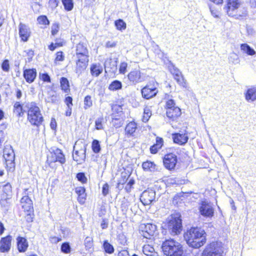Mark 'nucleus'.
<instances>
[{
  "mask_svg": "<svg viewBox=\"0 0 256 256\" xmlns=\"http://www.w3.org/2000/svg\"><path fill=\"white\" fill-rule=\"evenodd\" d=\"M184 238L189 246L198 248L206 242V232L198 228H192L184 234Z\"/></svg>",
  "mask_w": 256,
  "mask_h": 256,
  "instance_id": "f257e3e1",
  "label": "nucleus"
},
{
  "mask_svg": "<svg viewBox=\"0 0 256 256\" xmlns=\"http://www.w3.org/2000/svg\"><path fill=\"white\" fill-rule=\"evenodd\" d=\"M26 108L28 120L31 124L39 126L43 122V117L40 108L34 102L27 103L24 106Z\"/></svg>",
  "mask_w": 256,
  "mask_h": 256,
  "instance_id": "f03ea898",
  "label": "nucleus"
},
{
  "mask_svg": "<svg viewBox=\"0 0 256 256\" xmlns=\"http://www.w3.org/2000/svg\"><path fill=\"white\" fill-rule=\"evenodd\" d=\"M162 248L164 254L166 256H185L182 244L173 239L164 242Z\"/></svg>",
  "mask_w": 256,
  "mask_h": 256,
  "instance_id": "7ed1b4c3",
  "label": "nucleus"
},
{
  "mask_svg": "<svg viewBox=\"0 0 256 256\" xmlns=\"http://www.w3.org/2000/svg\"><path fill=\"white\" fill-rule=\"evenodd\" d=\"M241 5L240 0H228L226 10L228 16L236 19H242L246 17L247 11Z\"/></svg>",
  "mask_w": 256,
  "mask_h": 256,
  "instance_id": "20e7f679",
  "label": "nucleus"
},
{
  "mask_svg": "<svg viewBox=\"0 0 256 256\" xmlns=\"http://www.w3.org/2000/svg\"><path fill=\"white\" fill-rule=\"evenodd\" d=\"M223 244L220 242H213L204 248L202 256H225Z\"/></svg>",
  "mask_w": 256,
  "mask_h": 256,
  "instance_id": "39448f33",
  "label": "nucleus"
},
{
  "mask_svg": "<svg viewBox=\"0 0 256 256\" xmlns=\"http://www.w3.org/2000/svg\"><path fill=\"white\" fill-rule=\"evenodd\" d=\"M182 227V220L180 216L177 214L172 215L167 224L168 232L172 236L177 235L180 233Z\"/></svg>",
  "mask_w": 256,
  "mask_h": 256,
  "instance_id": "423d86ee",
  "label": "nucleus"
},
{
  "mask_svg": "<svg viewBox=\"0 0 256 256\" xmlns=\"http://www.w3.org/2000/svg\"><path fill=\"white\" fill-rule=\"evenodd\" d=\"M86 145L82 142H76L74 146L72 158L74 160L80 164L86 158Z\"/></svg>",
  "mask_w": 256,
  "mask_h": 256,
  "instance_id": "0eeeda50",
  "label": "nucleus"
},
{
  "mask_svg": "<svg viewBox=\"0 0 256 256\" xmlns=\"http://www.w3.org/2000/svg\"><path fill=\"white\" fill-rule=\"evenodd\" d=\"M76 62L75 72L78 76L81 74L86 68L89 62V55L74 56Z\"/></svg>",
  "mask_w": 256,
  "mask_h": 256,
  "instance_id": "6e6552de",
  "label": "nucleus"
},
{
  "mask_svg": "<svg viewBox=\"0 0 256 256\" xmlns=\"http://www.w3.org/2000/svg\"><path fill=\"white\" fill-rule=\"evenodd\" d=\"M201 215L206 218H212L214 214V209L212 204L208 202H202L199 207Z\"/></svg>",
  "mask_w": 256,
  "mask_h": 256,
  "instance_id": "1a4fd4ad",
  "label": "nucleus"
},
{
  "mask_svg": "<svg viewBox=\"0 0 256 256\" xmlns=\"http://www.w3.org/2000/svg\"><path fill=\"white\" fill-rule=\"evenodd\" d=\"M128 78L131 84H136L144 82L145 80L144 76L138 70L131 71L128 74Z\"/></svg>",
  "mask_w": 256,
  "mask_h": 256,
  "instance_id": "9d476101",
  "label": "nucleus"
},
{
  "mask_svg": "<svg viewBox=\"0 0 256 256\" xmlns=\"http://www.w3.org/2000/svg\"><path fill=\"white\" fill-rule=\"evenodd\" d=\"M177 162L176 156L172 153H170L165 155L163 158L164 165L168 170L174 169Z\"/></svg>",
  "mask_w": 256,
  "mask_h": 256,
  "instance_id": "9b49d317",
  "label": "nucleus"
},
{
  "mask_svg": "<svg viewBox=\"0 0 256 256\" xmlns=\"http://www.w3.org/2000/svg\"><path fill=\"white\" fill-rule=\"evenodd\" d=\"M142 234L144 238L150 239L156 230V226L152 224H142L141 225Z\"/></svg>",
  "mask_w": 256,
  "mask_h": 256,
  "instance_id": "f8f14e48",
  "label": "nucleus"
},
{
  "mask_svg": "<svg viewBox=\"0 0 256 256\" xmlns=\"http://www.w3.org/2000/svg\"><path fill=\"white\" fill-rule=\"evenodd\" d=\"M156 193L152 190L144 191L141 194L140 200L141 202L144 206L150 204L155 199Z\"/></svg>",
  "mask_w": 256,
  "mask_h": 256,
  "instance_id": "ddd939ff",
  "label": "nucleus"
},
{
  "mask_svg": "<svg viewBox=\"0 0 256 256\" xmlns=\"http://www.w3.org/2000/svg\"><path fill=\"white\" fill-rule=\"evenodd\" d=\"M158 92V90L156 88L152 86L150 84L146 86L141 90L142 97L148 100L156 96Z\"/></svg>",
  "mask_w": 256,
  "mask_h": 256,
  "instance_id": "4468645a",
  "label": "nucleus"
},
{
  "mask_svg": "<svg viewBox=\"0 0 256 256\" xmlns=\"http://www.w3.org/2000/svg\"><path fill=\"white\" fill-rule=\"evenodd\" d=\"M172 138L174 143L180 145L186 144L188 140V134L185 132H180L173 134Z\"/></svg>",
  "mask_w": 256,
  "mask_h": 256,
  "instance_id": "2eb2a0df",
  "label": "nucleus"
},
{
  "mask_svg": "<svg viewBox=\"0 0 256 256\" xmlns=\"http://www.w3.org/2000/svg\"><path fill=\"white\" fill-rule=\"evenodd\" d=\"M19 35L22 40L27 42L30 36V30L29 27L25 24L20 23L18 26Z\"/></svg>",
  "mask_w": 256,
  "mask_h": 256,
  "instance_id": "dca6fc26",
  "label": "nucleus"
},
{
  "mask_svg": "<svg viewBox=\"0 0 256 256\" xmlns=\"http://www.w3.org/2000/svg\"><path fill=\"white\" fill-rule=\"evenodd\" d=\"M20 206L26 212H33V204L32 200L28 196H24L21 198Z\"/></svg>",
  "mask_w": 256,
  "mask_h": 256,
  "instance_id": "f3484780",
  "label": "nucleus"
},
{
  "mask_svg": "<svg viewBox=\"0 0 256 256\" xmlns=\"http://www.w3.org/2000/svg\"><path fill=\"white\" fill-rule=\"evenodd\" d=\"M142 168L144 171L152 172L161 170V168L160 166L150 160L144 162L142 164Z\"/></svg>",
  "mask_w": 256,
  "mask_h": 256,
  "instance_id": "a211bd4d",
  "label": "nucleus"
},
{
  "mask_svg": "<svg viewBox=\"0 0 256 256\" xmlns=\"http://www.w3.org/2000/svg\"><path fill=\"white\" fill-rule=\"evenodd\" d=\"M12 236H8L2 238L0 240V251L2 252H8L10 250L11 246Z\"/></svg>",
  "mask_w": 256,
  "mask_h": 256,
  "instance_id": "6ab92c4d",
  "label": "nucleus"
},
{
  "mask_svg": "<svg viewBox=\"0 0 256 256\" xmlns=\"http://www.w3.org/2000/svg\"><path fill=\"white\" fill-rule=\"evenodd\" d=\"M52 162H58L62 164H64L66 162V158L62 150L59 148H56L54 150V154H52Z\"/></svg>",
  "mask_w": 256,
  "mask_h": 256,
  "instance_id": "aec40b11",
  "label": "nucleus"
},
{
  "mask_svg": "<svg viewBox=\"0 0 256 256\" xmlns=\"http://www.w3.org/2000/svg\"><path fill=\"white\" fill-rule=\"evenodd\" d=\"M24 77L26 82L28 83L32 82L36 76V69H26L24 71Z\"/></svg>",
  "mask_w": 256,
  "mask_h": 256,
  "instance_id": "412c9836",
  "label": "nucleus"
},
{
  "mask_svg": "<svg viewBox=\"0 0 256 256\" xmlns=\"http://www.w3.org/2000/svg\"><path fill=\"white\" fill-rule=\"evenodd\" d=\"M18 250L20 252H25L28 246V242L26 238L22 236H18L16 238Z\"/></svg>",
  "mask_w": 256,
  "mask_h": 256,
  "instance_id": "4be33fe9",
  "label": "nucleus"
},
{
  "mask_svg": "<svg viewBox=\"0 0 256 256\" xmlns=\"http://www.w3.org/2000/svg\"><path fill=\"white\" fill-rule=\"evenodd\" d=\"M181 114V110L178 107L166 110L167 116L173 120L179 117Z\"/></svg>",
  "mask_w": 256,
  "mask_h": 256,
  "instance_id": "5701e85b",
  "label": "nucleus"
},
{
  "mask_svg": "<svg viewBox=\"0 0 256 256\" xmlns=\"http://www.w3.org/2000/svg\"><path fill=\"white\" fill-rule=\"evenodd\" d=\"M246 99L248 102L256 100V86H252L247 90L245 94Z\"/></svg>",
  "mask_w": 256,
  "mask_h": 256,
  "instance_id": "b1692460",
  "label": "nucleus"
},
{
  "mask_svg": "<svg viewBox=\"0 0 256 256\" xmlns=\"http://www.w3.org/2000/svg\"><path fill=\"white\" fill-rule=\"evenodd\" d=\"M4 158L6 161L14 160V154L11 146L5 148L4 150Z\"/></svg>",
  "mask_w": 256,
  "mask_h": 256,
  "instance_id": "393cba45",
  "label": "nucleus"
},
{
  "mask_svg": "<svg viewBox=\"0 0 256 256\" xmlns=\"http://www.w3.org/2000/svg\"><path fill=\"white\" fill-rule=\"evenodd\" d=\"M89 55L88 50L84 44L80 42L76 46V52L74 56Z\"/></svg>",
  "mask_w": 256,
  "mask_h": 256,
  "instance_id": "a878e982",
  "label": "nucleus"
},
{
  "mask_svg": "<svg viewBox=\"0 0 256 256\" xmlns=\"http://www.w3.org/2000/svg\"><path fill=\"white\" fill-rule=\"evenodd\" d=\"M90 73L92 76H98L102 72V66L100 64H92L90 66Z\"/></svg>",
  "mask_w": 256,
  "mask_h": 256,
  "instance_id": "bb28decb",
  "label": "nucleus"
},
{
  "mask_svg": "<svg viewBox=\"0 0 256 256\" xmlns=\"http://www.w3.org/2000/svg\"><path fill=\"white\" fill-rule=\"evenodd\" d=\"M26 110L22 108V106L20 102H16L14 106V112L16 115L17 116L20 117L24 115V112Z\"/></svg>",
  "mask_w": 256,
  "mask_h": 256,
  "instance_id": "cd10ccee",
  "label": "nucleus"
},
{
  "mask_svg": "<svg viewBox=\"0 0 256 256\" xmlns=\"http://www.w3.org/2000/svg\"><path fill=\"white\" fill-rule=\"evenodd\" d=\"M240 50L249 56H254L256 54V51L247 44H240Z\"/></svg>",
  "mask_w": 256,
  "mask_h": 256,
  "instance_id": "c85d7f7f",
  "label": "nucleus"
},
{
  "mask_svg": "<svg viewBox=\"0 0 256 256\" xmlns=\"http://www.w3.org/2000/svg\"><path fill=\"white\" fill-rule=\"evenodd\" d=\"M137 128L136 124L134 122L128 123L125 128V131L128 135L132 136Z\"/></svg>",
  "mask_w": 256,
  "mask_h": 256,
  "instance_id": "c756f323",
  "label": "nucleus"
},
{
  "mask_svg": "<svg viewBox=\"0 0 256 256\" xmlns=\"http://www.w3.org/2000/svg\"><path fill=\"white\" fill-rule=\"evenodd\" d=\"M144 254L146 256H156V252H155L154 249L150 245H144L142 248Z\"/></svg>",
  "mask_w": 256,
  "mask_h": 256,
  "instance_id": "7c9ffc66",
  "label": "nucleus"
},
{
  "mask_svg": "<svg viewBox=\"0 0 256 256\" xmlns=\"http://www.w3.org/2000/svg\"><path fill=\"white\" fill-rule=\"evenodd\" d=\"M59 100V96H58L55 92H49L48 96L46 99V102L52 104L58 103Z\"/></svg>",
  "mask_w": 256,
  "mask_h": 256,
  "instance_id": "2f4dec72",
  "label": "nucleus"
},
{
  "mask_svg": "<svg viewBox=\"0 0 256 256\" xmlns=\"http://www.w3.org/2000/svg\"><path fill=\"white\" fill-rule=\"evenodd\" d=\"M122 88V82L118 80H114L109 85L108 89L110 90L115 91L120 90Z\"/></svg>",
  "mask_w": 256,
  "mask_h": 256,
  "instance_id": "473e14b6",
  "label": "nucleus"
},
{
  "mask_svg": "<svg viewBox=\"0 0 256 256\" xmlns=\"http://www.w3.org/2000/svg\"><path fill=\"white\" fill-rule=\"evenodd\" d=\"M117 58L112 59L110 58L107 59L104 62L105 68H110L112 69L116 66Z\"/></svg>",
  "mask_w": 256,
  "mask_h": 256,
  "instance_id": "72a5a7b5",
  "label": "nucleus"
},
{
  "mask_svg": "<svg viewBox=\"0 0 256 256\" xmlns=\"http://www.w3.org/2000/svg\"><path fill=\"white\" fill-rule=\"evenodd\" d=\"M60 86L62 89L66 92H68L70 90L69 82L68 79L66 78L62 77L60 79Z\"/></svg>",
  "mask_w": 256,
  "mask_h": 256,
  "instance_id": "f704fd0d",
  "label": "nucleus"
},
{
  "mask_svg": "<svg viewBox=\"0 0 256 256\" xmlns=\"http://www.w3.org/2000/svg\"><path fill=\"white\" fill-rule=\"evenodd\" d=\"M114 24L116 29L121 31L124 30L126 28V23L122 19L116 20Z\"/></svg>",
  "mask_w": 256,
  "mask_h": 256,
  "instance_id": "c9c22d12",
  "label": "nucleus"
},
{
  "mask_svg": "<svg viewBox=\"0 0 256 256\" xmlns=\"http://www.w3.org/2000/svg\"><path fill=\"white\" fill-rule=\"evenodd\" d=\"M103 248L106 253L110 254L114 252V248L113 246L110 244L108 240H105L104 242Z\"/></svg>",
  "mask_w": 256,
  "mask_h": 256,
  "instance_id": "e433bc0d",
  "label": "nucleus"
},
{
  "mask_svg": "<svg viewBox=\"0 0 256 256\" xmlns=\"http://www.w3.org/2000/svg\"><path fill=\"white\" fill-rule=\"evenodd\" d=\"M62 2L66 10L70 11L73 8L74 4L72 0H62Z\"/></svg>",
  "mask_w": 256,
  "mask_h": 256,
  "instance_id": "4c0bfd02",
  "label": "nucleus"
},
{
  "mask_svg": "<svg viewBox=\"0 0 256 256\" xmlns=\"http://www.w3.org/2000/svg\"><path fill=\"white\" fill-rule=\"evenodd\" d=\"M92 150L95 153H98L100 152L101 148L98 140H94L92 142Z\"/></svg>",
  "mask_w": 256,
  "mask_h": 256,
  "instance_id": "58836bf2",
  "label": "nucleus"
},
{
  "mask_svg": "<svg viewBox=\"0 0 256 256\" xmlns=\"http://www.w3.org/2000/svg\"><path fill=\"white\" fill-rule=\"evenodd\" d=\"M228 61L233 64H238L240 63V60L238 56L235 54H232L228 58Z\"/></svg>",
  "mask_w": 256,
  "mask_h": 256,
  "instance_id": "ea45409f",
  "label": "nucleus"
},
{
  "mask_svg": "<svg viewBox=\"0 0 256 256\" xmlns=\"http://www.w3.org/2000/svg\"><path fill=\"white\" fill-rule=\"evenodd\" d=\"M92 105V102L91 96H87L84 98V108L86 110L87 108L91 107Z\"/></svg>",
  "mask_w": 256,
  "mask_h": 256,
  "instance_id": "a19ab883",
  "label": "nucleus"
},
{
  "mask_svg": "<svg viewBox=\"0 0 256 256\" xmlns=\"http://www.w3.org/2000/svg\"><path fill=\"white\" fill-rule=\"evenodd\" d=\"M2 191L7 196H10L12 192V188L10 184L7 183L4 184L3 186Z\"/></svg>",
  "mask_w": 256,
  "mask_h": 256,
  "instance_id": "79ce46f5",
  "label": "nucleus"
},
{
  "mask_svg": "<svg viewBox=\"0 0 256 256\" xmlns=\"http://www.w3.org/2000/svg\"><path fill=\"white\" fill-rule=\"evenodd\" d=\"M152 115L150 110L148 108H146L144 110V114L142 118V121L144 122H147Z\"/></svg>",
  "mask_w": 256,
  "mask_h": 256,
  "instance_id": "37998d69",
  "label": "nucleus"
},
{
  "mask_svg": "<svg viewBox=\"0 0 256 256\" xmlns=\"http://www.w3.org/2000/svg\"><path fill=\"white\" fill-rule=\"evenodd\" d=\"M61 250L66 254L69 253L70 251V247L68 242H64L61 246Z\"/></svg>",
  "mask_w": 256,
  "mask_h": 256,
  "instance_id": "c03bdc74",
  "label": "nucleus"
},
{
  "mask_svg": "<svg viewBox=\"0 0 256 256\" xmlns=\"http://www.w3.org/2000/svg\"><path fill=\"white\" fill-rule=\"evenodd\" d=\"M38 22L42 24H48L49 21L47 18V17L45 16H40L38 18Z\"/></svg>",
  "mask_w": 256,
  "mask_h": 256,
  "instance_id": "a18cd8bd",
  "label": "nucleus"
},
{
  "mask_svg": "<svg viewBox=\"0 0 256 256\" xmlns=\"http://www.w3.org/2000/svg\"><path fill=\"white\" fill-rule=\"evenodd\" d=\"M176 104L174 100L170 99L168 100L166 102V110H168L169 109H172L174 108H176Z\"/></svg>",
  "mask_w": 256,
  "mask_h": 256,
  "instance_id": "49530a36",
  "label": "nucleus"
},
{
  "mask_svg": "<svg viewBox=\"0 0 256 256\" xmlns=\"http://www.w3.org/2000/svg\"><path fill=\"white\" fill-rule=\"evenodd\" d=\"M168 68L170 72L174 76H176V75L178 74L180 72V70L173 64H171L170 66H168Z\"/></svg>",
  "mask_w": 256,
  "mask_h": 256,
  "instance_id": "de8ad7c7",
  "label": "nucleus"
},
{
  "mask_svg": "<svg viewBox=\"0 0 256 256\" xmlns=\"http://www.w3.org/2000/svg\"><path fill=\"white\" fill-rule=\"evenodd\" d=\"M84 244L86 249L90 248L92 246V238L90 237H86L84 240Z\"/></svg>",
  "mask_w": 256,
  "mask_h": 256,
  "instance_id": "09e8293b",
  "label": "nucleus"
},
{
  "mask_svg": "<svg viewBox=\"0 0 256 256\" xmlns=\"http://www.w3.org/2000/svg\"><path fill=\"white\" fill-rule=\"evenodd\" d=\"M76 178L78 180L82 182V183H86L87 182V178L85 176V174L83 172H80L76 174Z\"/></svg>",
  "mask_w": 256,
  "mask_h": 256,
  "instance_id": "8fccbe9b",
  "label": "nucleus"
},
{
  "mask_svg": "<svg viewBox=\"0 0 256 256\" xmlns=\"http://www.w3.org/2000/svg\"><path fill=\"white\" fill-rule=\"evenodd\" d=\"M112 122L116 128L120 127L122 125V120L120 118H112Z\"/></svg>",
  "mask_w": 256,
  "mask_h": 256,
  "instance_id": "3c124183",
  "label": "nucleus"
},
{
  "mask_svg": "<svg viewBox=\"0 0 256 256\" xmlns=\"http://www.w3.org/2000/svg\"><path fill=\"white\" fill-rule=\"evenodd\" d=\"M2 68L6 72H8L10 70L9 61L8 60H5L2 64Z\"/></svg>",
  "mask_w": 256,
  "mask_h": 256,
  "instance_id": "603ef678",
  "label": "nucleus"
},
{
  "mask_svg": "<svg viewBox=\"0 0 256 256\" xmlns=\"http://www.w3.org/2000/svg\"><path fill=\"white\" fill-rule=\"evenodd\" d=\"M6 166L9 171H13L14 169L15 164L14 160L6 161Z\"/></svg>",
  "mask_w": 256,
  "mask_h": 256,
  "instance_id": "864d4df0",
  "label": "nucleus"
},
{
  "mask_svg": "<svg viewBox=\"0 0 256 256\" xmlns=\"http://www.w3.org/2000/svg\"><path fill=\"white\" fill-rule=\"evenodd\" d=\"M59 24L57 23L52 24V34L53 36H55L57 34L59 30Z\"/></svg>",
  "mask_w": 256,
  "mask_h": 256,
  "instance_id": "5fc2aeb1",
  "label": "nucleus"
},
{
  "mask_svg": "<svg viewBox=\"0 0 256 256\" xmlns=\"http://www.w3.org/2000/svg\"><path fill=\"white\" fill-rule=\"evenodd\" d=\"M128 66V64L126 62H123L121 63L119 69V72L120 74H124L126 71V68Z\"/></svg>",
  "mask_w": 256,
  "mask_h": 256,
  "instance_id": "6e6d98bb",
  "label": "nucleus"
},
{
  "mask_svg": "<svg viewBox=\"0 0 256 256\" xmlns=\"http://www.w3.org/2000/svg\"><path fill=\"white\" fill-rule=\"evenodd\" d=\"M85 188L84 187H78L76 188V192L78 196L82 195V196H85Z\"/></svg>",
  "mask_w": 256,
  "mask_h": 256,
  "instance_id": "4d7b16f0",
  "label": "nucleus"
},
{
  "mask_svg": "<svg viewBox=\"0 0 256 256\" xmlns=\"http://www.w3.org/2000/svg\"><path fill=\"white\" fill-rule=\"evenodd\" d=\"M40 78L44 82H50V78L48 74H40Z\"/></svg>",
  "mask_w": 256,
  "mask_h": 256,
  "instance_id": "13d9d810",
  "label": "nucleus"
},
{
  "mask_svg": "<svg viewBox=\"0 0 256 256\" xmlns=\"http://www.w3.org/2000/svg\"><path fill=\"white\" fill-rule=\"evenodd\" d=\"M109 192V186L108 184H104L102 188V194L104 196H106Z\"/></svg>",
  "mask_w": 256,
  "mask_h": 256,
  "instance_id": "bf43d9fd",
  "label": "nucleus"
},
{
  "mask_svg": "<svg viewBox=\"0 0 256 256\" xmlns=\"http://www.w3.org/2000/svg\"><path fill=\"white\" fill-rule=\"evenodd\" d=\"M102 120L101 118H98L96 120L95 122L96 124V130H102Z\"/></svg>",
  "mask_w": 256,
  "mask_h": 256,
  "instance_id": "052dcab7",
  "label": "nucleus"
},
{
  "mask_svg": "<svg viewBox=\"0 0 256 256\" xmlns=\"http://www.w3.org/2000/svg\"><path fill=\"white\" fill-rule=\"evenodd\" d=\"M9 206V203L8 202L6 199L1 200H0V206L4 208L5 210H7L8 206Z\"/></svg>",
  "mask_w": 256,
  "mask_h": 256,
  "instance_id": "680f3d73",
  "label": "nucleus"
},
{
  "mask_svg": "<svg viewBox=\"0 0 256 256\" xmlns=\"http://www.w3.org/2000/svg\"><path fill=\"white\" fill-rule=\"evenodd\" d=\"M160 147L158 146H157V144H155L150 146V151L152 154H155L158 152V150H160Z\"/></svg>",
  "mask_w": 256,
  "mask_h": 256,
  "instance_id": "e2e57ef3",
  "label": "nucleus"
},
{
  "mask_svg": "<svg viewBox=\"0 0 256 256\" xmlns=\"http://www.w3.org/2000/svg\"><path fill=\"white\" fill-rule=\"evenodd\" d=\"M176 82L180 86L184 88H186L187 86L186 80H184V77L179 79L178 78V80H176Z\"/></svg>",
  "mask_w": 256,
  "mask_h": 256,
  "instance_id": "0e129e2a",
  "label": "nucleus"
},
{
  "mask_svg": "<svg viewBox=\"0 0 256 256\" xmlns=\"http://www.w3.org/2000/svg\"><path fill=\"white\" fill-rule=\"evenodd\" d=\"M58 2L57 0H50L49 4L52 9L56 8L58 6Z\"/></svg>",
  "mask_w": 256,
  "mask_h": 256,
  "instance_id": "69168bd1",
  "label": "nucleus"
},
{
  "mask_svg": "<svg viewBox=\"0 0 256 256\" xmlns=\"http://www.w3.org/2000/svg\"><path fill=\"white\" fill-rule=\"evenodd\" d=\"M63 53L62 52H58L56 53V61H63L64 60Z\"/></svg>",
  "mask_w": 256,
  "mask_h": 256,
  "instance_id": "338daca9",
  "label": "nucleus"
},
{
  "mask_svg": "<svg viewBox=\"0 0 256 256\" xmlns=\"http://www.w3.org/2000/svg\"><path fill=\"white\" fill-rule=\"evenodd\" d=\"M64 102L67 106H72V98L71 96H67L65 98Z\"/></svg>",
  "mask_w": 256,
  "mask_h": 256,
  "instance_id": "774afa93",
  "label": "nucleus"
}]
</instances>
